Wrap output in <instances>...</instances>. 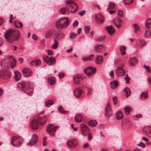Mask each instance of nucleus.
<instances>
[{
  "mask_svg": "<svg viewBox=\"0 0 151 151\" xmlns=\"http://www.w3.org/2000/svg\"><path fill=\"white\" fill-rule=\"evenodd\" d=\"M20 33L17 30L9 29L6 31L4 34V37L7 42L12 43L18 40L20 37Z\"/></svg>",
  "mask_w": 151,
  "mask_h": 151,
  "instance_id": "obj_1",
  "label": "nucleus"
},
{
  "mask_svg": "<svg viewBox=\"0 0 151 151\" xmlns=\"http://www.w3.org/2000/svg\"><path fill=\"white\" fill-rule=\"evenodd\" d=\"M17 87L22 90H24L26 93L31 95L33 92V89L31 84L28 81H22L17 84Z\"/></svg>",
  "mask_w": 151,
  "mask_h": 151,
  "instance_id": "obj_2",
  "label": "nucleus"
},
{
  "mask_svg": "<svg viewBox=\"0 0 151 151\" xmlns=\"http://www.w3.org/2000/svg\"><path fill=\"white\" fill-rule=\"evenodd\" d=\"M43 60L46 62L49 65H52L55 64L56 62V58L53 56L49 57L44 55L42 58Z\"/></svg>",
  "mask_w": 151,
  "mask_h": 151,
  "instance_id": "obj_3",
  "label": "nucleus"
},
{
  "mask_svg": "<svg viewBox=\"0 0 151 151\" xmlns=\"http://www.w3.org/2000/svg\"><path fill=\"white\" fill-rule=\"evenodd\" d=\"M23 141V138L19 136L13 137L11 140V144L13 146H18L20 145Z\"/></svg>",
  "mask_w": 151,
  "mask_h": 151,
  "instance_id": "obj_4",
  "label": "nucleus"
},
{
  "mask_svg": "<svg viewBox=\"0 0 151 151\" xmlns=\"http://www.w3.org/2000/svg\"><path fill=\"white\" fill-rule=\"evenodd\" d=\"M58 128V127L54 126L52 124H50L47 126L46 130L47 132L50 135L54 136H55V133Z\"/></svg>",
  "mask_w": 151,
  "mask_h": 151,
  "instance_id": "obj_5",
  "label": "nucleus"
},
{
  "mask_svg": "<svg viewBox=\"0 0 151 151\" xmlns=\"http://www.w3.org/2000/svg\"><path fill=\"white\" fill-rule=\"evenodd\" d=\"M66 26V18L64 17L58 20L56 23V27L58 29H61Z\"/></svg>",
  "mask_w": 151,
  "mask_h": 151,
  "instance_id": "obj_6",
  "label": "nucleus"
},
{
  "mask_svg": "<svg viewBox=\"0 0 151 151\" xmlns=\"http://www.w3.org/2000/svg\"><path fill=\"white\" fill-rule=\"evenodd\" d=\"M73 80L75 84L79 85L83 82V78L80 74H77L74 76Z\"/></svg>",
  "mask_w": 151,
  "mask_h": 151,
  "instance_id": "obj_7",
  "label": "nucleus"
},
{
  "mask_svg": "<svg viewBox=\"0 0 151 151\" xmlns=\"http://www.w3.org/2000/svg\"><path fill=\"white\" fill-rule=\"evenodd\" d=\"M69 7L70 9H72L75 8L74 11H72L74 13L76 11L78 8V6L74 2L72 1V0H70L69 1H67V7Z\"/></svg>",
  "mask_w": 151,
  "mask_h": 151,
  "instance_id": "obj_8",
  "label": "nucleus"
},
{
  "mask_svg": "<svg viewBox=\"0 0 151 151\" xmlns=\"http://www.w3.org/2000/svg\"><path fill=\"white\" fill-rule=\"evenodd\" d=\"M96 68H93L89 66L85 68L84 70V73L88 76H90L94 74L96 71Z\"/></svg>",
  "mask_w": 151,
  "mask_h": 151,
  "instance_id": "obj_9",
  "label": "nucleus"
},
{
  "mask_svg": "<svg viewBox=\"0 0 151 151\" xmlns=\"http://www.w3.org/2000/svg\"><path fill=\"white\" fill-rule=\"evenodd\" d=\"M10 76L11 73L9 71L3 70H0V77L1 78L7 79Z\"/></svg>",
  "mask_w": 151,
  "mask_h": 151,
  "instance_id": "obj_10",
  "label": "nucleus"
},
{
  "mask_svg": "<svg viewBox=\"0 0 151 151\" xmlns=\"http://www.w3.org/2000/svg\"><path fill=\"white\" fill-rule=\"evenodd\" d=\"M112 113V110L111 109V105L108 104L105 108V116L107 118H109Z\"/></svg>",
  "mask_w": 151,
  "mask_h": 151,
  "instance_id": "obj_11",
  "label": "nucleus"
},
{
  "mask_svg": "<svg viewBox=\"0 0 151 151\" xmlns=\"http://www.w3.org/2000/svg\"><path fill=\"white\" fill-rule=\"evenodd\" d=\"M38 140L37 136L35 134H33L30 142L27 145L28 146H32L35 145L37 142Z\"/></svg>",
  "mask_w": 151,
  "mask_h": 151,
  "instance_id": "obj_12",
  "label": "nucleus"
},
{
  "mask_svg": "<svg viewBox=\"0 0 151 151\" xmlns=\"http://www.w3.org/2000/svg\"><path fill=\"white\" fill-rule=\"evenodd\" d=\"M95 18L96 22L98 24H100L104 22V18L101 14L99 13L96 14Z\"/></svg>",
  "mask_w": 151,
  "mask_h": 151,
  "instance_id": "obj_13",
  "label": "nucleus"
},
{
  "mask_svg": "<svg viewBox=\"0 0 151 151\" xmlns=\"http://www.w3.org/2000/svg\"><path fill=\"white\" fill-rule=\"evenodd\" d=\"M77 144L76 139H74L72 140H68L67 142V146L70 148H73Z\"/></svg>",
  "mask_w": 151,
  "mask_h": 151,
  "instance_id": "obj_14",
  "label": "nucleus"
},
{
  "mask_svg": "<svg viewBox=\"0 0 151 151\" xmlns=\"http://www.w3.org/2000/svg\"><path fill=\"white\" fill-rule=\"evenodd\" d=\"M30 126L32 129L34 130L37 129L39 126V124L37 119H33L31 122Z\"/></svg>",
  "mask_w": 151,
  "mask_h": 151,
  "instance_id": "obj_15",
  "label": "nucleus"
},
{
  "mask_svg": "<svg viewBox=\"0 0 151 151\" xmlns=\"http://www.w3.org/2000/svg\"><path fill=\"white\" fill-rule=\"evenodd\" d=\"M23 75L25 77H29L32 74V71L28 68H25L22 70Z\"/></svg>",
  "mask_w": 151,
  "mask_h": 151,
  "instance_id": "obj_16",
  "label": "nucleus"
},
{
  "mask_svg": "<svg viewBox=\"0 0 151 151\" xmlns=\"http://www.w3.org/2000/svg\"><path fill=\"white\" fill-rule=\"evenodd\" d=\"M82 93V88L81 87L76 88L74 91V94L77 98L79 97Z\"/></svg>",
  "mask_w": 151,
  "mask_h": 151,
  "instance_id": "obj_17",
  "label": "nucleus"
},
{
  "mask_svg": "<svg viewBox=\"0 0 151 151\" xmlns=\"http://www.w3.org/2000/svg\"><path fill=\"white\" fill-rule=\"evenodd\" d=\"M81 129L82 134L84 136L86 134L85 133L88 132L89 130V129L88 127L83 124H82L81 125Z\"/></svg>",
  "mask_w": 151,
  "mask_h": 151,
  "instance_id": "obj_18",
  "label": "nucleus"
},
{
  "mask_svg": "<svg viewBox=\"0 0 151 151\" xmlns=\"http://www.w3.org/2000/svg\"><path fill=\"white\" fill-rule=\"evenodd\" d=\"M37 119L38 121V122L41 125H43L45 124L47 121V119L46 116H44L43 117H41L38 116Z\"/></svg>",
  "mask_w": 151,
  "mask_h": 151,
  "instance_id": "obj_19",
  "label": "nucleus"
},
{
  "mask_svg": "<svg viewBox=\"0 0 151 151\" xmlns=\"http://www.w3.org/2000/svg\"><path fill=\"white\" fill-rule=\"evenodd\" d=\"M123 127L126 129H129L132 126V124L128 120H124L123 121Z\"/></svg>",
  "mask_w": 151,
  "mask_h": 151,
  "instance_id": "obj_20",
  "label": "nucleus"
},
{
  "mask_svg": "<svg viewBox=\"0 0 151 151\" xmlns=\"http://www.w3.org/2000/svg\"><path fill=\"white\" fill-rule=\"evenodd\" d=\"M56 32V31L54 28L50 29L47 32L46 35V37L49 38L54 34H55Z\"/></svg>",
  "mask_w": 151,
  "mask_h": 151,
  "instance_id": "obj_21",
  "label": "nucleus"
},
{
  "mask_svg": "<svg viewBox=\"0 0 151 151\" xmlns=\"http://www.w3.org/2000/svg\"><path fill=\"white\" fill-rule=\"evenodd\" d=\"M116 73L117 76H121L124 75L125 74V71L123 69L118 68L116 70Z\"/></svg>",
  "mask_w": 151,
  "mask_h": 151,
  "instance_id": "obj_22",
  "label": "nucleus"
},
{
  "mask_svg": "<svg viewBox=\"0 0 151 151\" xmlns=\"http://www.w3.org/2000/svg\"><path fill=\"white\" fill-rule=\"evenodd\" d=\"M105 29L108 33L111 35L114 33L115 32V29L112 26H106L105 27Z\"/></svg>",
  "mask_w": 151,
  "mask_h": 151,
  "instance_id": "obj_23",
  "label": "nucleus"
},
{
  "mask_svg": "<svg viewBox=\"0 0 151 151\" xmlns=\"http://www.w3.org/2000/svg\"><path fill=\"white\" fill-rule=\"evenodd\" d=\"M103 57L101 55H97L95 59L96 63L97 64H101L103 61Z\"/></svg>",
  "mask_w": 151,
  "mask_h": 151,
  "instance_id": "obj_24",
  "label": "nucleus"
},
{
  "mask_svg": "<svg viewBox=\"0 0 151 151\" xmlns=\"http://www.w3.org/2000/svg\"><path fill=\"white\" fill-rule=\"evenodd\" d=\"M63 36V33L60 31H59L57 32L54 35V37L53 39H56V40L60 39L62 38Z\"/></svg>",
  "mask_w": 151,
  "mask_h": 151,
  "instance_id": "obj_25",
  "label": "nucleus"
},
{
  "mask_svg": "<svg viewBox=\"0 0 151 151\" xmlns=\"http://www.w3.org/2000/svg\"><path fill=\"white\" fill-rule=\"evenodd\" d=\"M10 61L9 59L4 60L1 64V66L4 68L9 67L10 65Z\"/></svg>",
  "mask_w": 151,
  "mask_h": 151,
  "instance_id": "obj_26",
  "label": "nucleus"
},
{
  "mask_svg": "<svg viewBox=\"0 0 151 151\" xmlns=\"http://www.w3.org/2000/svg\"><path fill=\"white\" fill-rule=\"evenodd\" d=\"M123 113L120 110L117 111L116 113V118L117 120H120L123 118Z\"/></svg>",
  "mask_w": 151,
  "mask_h": 151,
  "instance_id": "obj_27",
  "label": "nucleus"
},
{
  "mask_svg": "<svg viewBox=\"0 0 151 151\" xmlns=\"http://www.w3.org/2000/svg\"><path fill=\"white\" fill-rule=\"evenodd\" d=\"M21 76V74L18 71H15L14 72V78L16 81H18L20 79Z\"/></svg>",
  "mask_w": 151,
  "mask_h": 151,
  "instance_id": "obj_28",
  "label": "nucleus"
},
{
  "mask_svg": "<svg viewBox=\"0 0 151 151\" xmlns=\"http://www.w3.org/2000/svg\"><path fill=\"white\" fill-rule=\"evenodd\" d=\"M30 63L33 66H37L40 65L41 62L40 60H32Z\"/></svg>",
  "mask_w": 151,
  "mask_h": 151,
  "instance_id": "obj_29",
  "label": "nucleus"
},
{
  "mask_svg": "<svg viewBox=\"0 0 151 151\" xmlns=\"http://www.w3.org/2000/svg\"><path fill=\"white\" fill-rule=\"evenodd\" d=\"M83 119V116L80 114H78L76 115L75 117V122L79 123L81 122Z\"/></svg>",
  "mask_w": 151,
  "mask_h": 151,
  "instance_id": "obj_30",
  "label": "nucleus"
},
{
  "mask_svg": "<svg viewBox=\"0 0 151 151\" xmlns=\"http://www.w3.org/2000/svg\"><path fill=\"white\" fill-rule=\"evenodd\" d=\"M137 63V60L136 58H130L129 61V64L131 66H134L135 64Z\"/></svg>",
  "mask_w": 151,
  "mask_h": 151,
  "instance_id": "obj_31",
  "label": "nucleus"
},
{
  "mask_svg": "<svg viewBox=\"0 0 151 151\" xmlns=\"http://www.w3.org/2000/svg\"><path fill=\"white\" fill-rule=\"evenodd\" d=\"M118 86V82L117 81L114 80L110 83V87L112 89H115Z\"/></svg>",
  "mask_w": 151,
  "mask_h": 151,
  "instance_id": "obj_32",
  "label": "nucleus"
},
{
  "mask_svg": "<svg viewBox=\"0 0 151 151\" xmlns=\"http://www.w3.org/2000/svg\"><path fill=\"white\" fill-rule=\"evenodd\" d=\"M146 28L149 29L151 27V19L148 18L147 19L145 23Z\"/></svg>",
  "mask_w": 151,
  "mask_h": 151,
  "instance_id": "obj_33",
  "label": "nucleus"
},
{
  "mask_svg": "<svg viewBox=\"0 0 151 151\" xmlns=\"http://www.w3.org/2000/svg\"><path fill=\"white\" fill-rule=\"evenodd\" d=\"M88 124L90 126L94 127L97 124V122L95 120H91L88 122Z\"/></svg>",
  "mask_w": 151,
  "mask_h": 151,
  "instance_id": "obj_34",
  "label": "nucleus"
},
{
  "mask_svg": "<svg viewBox=\"0 0 151 151\" xmlns=\"http://www.w3.org/2000/svg\"><path fill=\"white\" fill-rule=\"evenodd\" d=\"M124 92L126 95V97L128 98L131 94V91L128 87H126L124 89Z\"/></svg>",
  "mask_w": 151,
  "mask_h": 151,
  "instance_id": "obj_35",
  "label": "nucleus"
},
{
  "mask_svg": "<svg viewBox=\"0 0 151 151\" xmlns=\"http://www.w3.org/2000/svg\"><path fill=\"white\" fill-rule=\"evenodd\" d=\"M54 43L52 46V48L54 49H57L58 46V41L57 40L54 39Z\"/></svg>",
  "mask_w": 151,
  "mask_h": 151,
  "instance_id": "obj_36",
  "label": "nucleus"
},
{
  "mask_svg": "<svg viewBox=\"0 0 151 151\" xmlns=\"http://www.w3.org/2000/svg\"><path fill=\"white\" fill-rule=\"evenodd\" d=\"M94 57L93 54H91L88 56L83 58L82 59L85 61L90 60H92L93 58Z\"/></svg>",
  "mask_w": 151,
  "mask_h": 151,
  "instance_id": "obj_37",
  "label": "nucleus"
},
{
  "mask_svg": "<svg viewBox=\"0 0 151 151\" xmlns=\"http://www.w3.org/2000/svg\"><path fill=\"white\" fill-rule=\"evenodd\" d=\"M151 31L149 29H147L145 30L144 35V36L146 37H148L151 36Z\"/></svg>",
  "mask_w": 151,
  "mask_h": 151,
  "instance_id": "obj_38",
  "label": "nucleus"
},
{
  "mask_svg": "<svg viewBox=\"0 0 151 151\" xmlns=\"http://www.w3.org/2000/svg\"><path fill=\"white\" fill-rule=\"evenodd\" d=\"M49 83L51 85L54 84L55 82V79L54 77H51L48 78Z\"/></svg>",
  "mask_w": 151,
  "mask_h": 151,
  "instance_id": "obj_39",
  "label": "nucleus"
},
{
  "mask_svg": "<svg viewBox=\"0 0 151 151\" xmlns=\"http://www.w3.org/2000/svg\"><path fill=\"white\" fill-rule=\"evenodd\" d=\"M14 25L17 27H22L23 26V24L21 22H19L17 21H15L14 22Z\"/></svg>",
  "mask_w": 151,
  "mask_h": 151,
  "instance_id": "obj_40",
  "label": "nucleus"
},
{
  "mask_svg": "<svg viewBox=\"0 0 151 151\" xmlns=\"http://www.w3.org/2000/svg\"><path fill=\"white\" fill-rule=\"evenodd\" d=\"M143 132L147 134L151 133V128L150 127H145L143 129Z\"/></svg>",
  "mask_w": 151,
  "mask_h": 151,
  "instance_id": "obj_41",
  "label": "nucleus"
},
{
  "mask_svg": "<svg viewBox=\"0 0 151 151\" xmlns=\"http://www.w3.org/2000/svg\"><path fill=\"white\" fill-rule=\"evenodd\" d=\"M118 23H119V25H117L116 24H115V22H114L115 19H114L113 20V22H114V25H115V26L117 28H119L121 26V25L119 24H120L122 23V21L121 19H120V18H119V17H118Z\"/></svg>",
  "mask_w": 151,
  "mask_h": 151,
  "instance_id": "obj_42",
  "label": "nucleus"
},
{
  "mask_svg": "<svg viewBox=\"0 0 151 151\" xmlns=\"http://www.w3.org/2000/svg\"><path fill=\"white\" fill-rule=\"evenodd\" d=\"M115 4L111 2H110L109 4L108 5V7L107 8V10L113 9L115 7Z\"/></svg>",
  "mask_w": 151,
  "mask_h": 151,
  "instance_id": "obj_43",
  "label": "nucleus"
},
{
  "mask_svg": "<svg viewBox=\"0 0 151 151\" xmlns=\"http://www.w3.org/2000/svg\"><path fill=\"white\" fill-rule=\"evenodd\" d=\"M131 109V108L129 106H127L125 107L124 108L125 112L127 114H129L130 111Z\"/></svg>",
  "mask_w": 151,
  "mask_h": 151,
  "instance_id": "obj_44",
  "label": "nucleus"
},
{
  "mask_svg": "<svg viewBox=\"0 0 151 151\" xmlns=\"http://www.w3.org/2000/svg\"><path fill=\"white\" fill-rule=\"evenodd\" d=\"M126 48L125 46H123L120 47V50L122 54L124 55L126 54L125 50Z\"/></svg>",
  "mask_w": 151,
  "mask_h": 151,
  "instance_id": "obj_45",
  "label": "nucleus"
},
{
  "mask_svg": "<svg viewBox=\"0 0 151 151\" xmlns=\"http://www.w3.org/2000/svg\"><path fill=\"white\" fill-rule=\"evenodd\" d=\"M58 109L60 113L62 114H65V111L64 110L61 106H60L58 107Z\"/></svg>",
  "mask_w": 151,
  "mask_h": 151,
  "instance_id": "obj_46",
  "label": "nucleus"
},
{
  "mask_svg": "<svg viewBox=\"0 0 151 151\" xmlns=\"http://www.w3.org/2000/svg\"><path fill=\"white\" fill-rule=\"evenodd\" d=\"M53 102L52 100H50L46 101L45 103V105L46 106L49 107L53 104Z\"/></svg>",
  "mask_w": 151,
  "mask_h": 151,
  "instance_id": "obj_47",
  "label": "nucleus"
},
{
  "mask_svg": "<svg viewBox=\"0 0 151 151\" xmlns=\"http://www.w3.org/2000/svg\"><path fill=\"white\" fill-rule=\"evenodd\" d=\"M148 96V94L147 92H143L140 95L141 97H144L145 99L147 98Z\"/></svg>",
  "mask_w": 151,
  "mask_h": 151,
  "instance_id": "obj_48",
  "label": "nucleus"
},
{
  "mask_svg": "<svg viewBox=\"0 0 151 151\" xmlns=\"http://www.w3.org/2000/svg\"><path fill=\"white\" fill-rule=\"evenodd\" d=\"M102 47H103L102 45H97L95 47V50L96 51L98 52L101 49V48Z\"/></svg>",
  "mask_w": 151,
  "mask_h": 151,
  "instance_id": "obj_49",
  "label": "nucleus"
},
{
  "mask_svg": "<svg viewBox=\"0 0 151 151\" xmlns=\"http://www.w3.org/2000/svg\"><path fill=\"white\" fill-rule=\"evenodd\" d=\"M90 27L89 26L85 27L84 28V31L86 34H88L89 32Z\"/></svg>",
  "mask_w": 151,
  "mask_h": 151,
  "instance_id": "obj_50",
  "label": "nucleus"
},
{
  "mask_svg": "<svg viewBox=\"0 0 151 151\" xmlns=\"http://www.w3.org/2000/svg\"><path fill=\"white\" fill-rule=\"evenodd\" d=\"M125 4L129 5L133 3V0H124Z\"/></svg>",
  "mask_w": 151,
  "mask_h": 151,
  "instance_id": "obj_51",
  "label": "nucleus"
},
{
  "mask_svg": "<svg viewBox=\"0 0 151 151\" xmlns=\"http://www.w3.org/2000/svg\"><path fill=\"white\" fill-rule=\"evenodd\" d=\"M66 11V8L65 7H63L60 9V13L61 14H64L65 13Z\"/></svg>",
  "mask_w": 151,
  "mask_h": 151,
  "instance_id": "obj_52",
  "label": "nucleus"
},
{
  "mask_svg": "<svg viewBox=\"0 0 151 151\" xmlns=\"http://www.w3.org/2000/svg\"><path fill=\"white\" fill-rule=\"evenodd\" d=\"M117 14L119 16L121 17H123V11L121 10H119L118 11Z\"/></svg>",
  "mask_w": 151,
  "mask_h": 151,
  "instance_id": "obj_53",
  "label": "nucleus"
},
{
  "mask_svg": "<svg viewBox=\"0 0 151 151\" xmlns=\"http://www.w3.org/2000/svg\"><path fill=\"white\" fill-rule=\"evenodd\" d=\"M16 61V60L15 59H14L12 62H10V65H11L12 68H14L15 66Z\"/></svg>",
  "mask_w": 151,
  "mask_h": 151,
  "instance_id": "obj_54",
  "label": "nucleus"
},
{
  "mask_svg": "<svg viewBox=\"0 0 151 151\" xmlns=\"http://www.w3.org/2000/svg\"><path fill=\"white\" fill-rule=\"evenodd\" d=\"M144 40L142 39H139L138 40L137 45L138 46H140V44L141 43L144 42Z\"/></svg>",
  "mask_w": 151,
  "mask_h": 151,
  "instance_id": "obj_55",
  "label": "nucleus"
},
{
  "mask_svg": "<svg viewBox=\"0 0 151 151\" xmlns=\"http://www.w3.org/2000/svg\"><path fill=\"white\" fill-rule=\"evenodd\" d=\"M105 38V37L104 36H102L99 37L97 39L95 40V41L97 42H101Z\"/></svg>",
  "mask_w": 151,
  "mask_h": 151,
  "instance_id": "obj_56",
  "label": "nucleus"
},
{
  "mask_svg": "<svg viewBox=\"0 0 151 151\" xmlns=\"http://www.w3.org/2000/svg\"><path fill=\"white\" fill-rule=\"evenodd\" d=\"M130 79V78L128 76V75L127 74L125 77V82L126 83L128 84L129 83Z\"/></svg>",
  "mask_w": 151,
  "mask_h": 151,
  "instance_id": "obj_57",
  "label": "nucleus"
},
{
  "mask_svg": "<svg viewBox=\"0 0 151 151\" xmlns=\"http://www.w3.org/2000/svg\"><path fill=\"white\" fill-rule=\"evenodd\" d=\"M112 100L114 104L115 105H116L117 104L118 101V99L117 97L116 96H114Z\"/></svg>",
  "mask_w": 151,
  "mask_h": 151,
  "instance_id": "obj_58",
  "label": "nucleus"
},
{
  "mask_svg": "<svg viewBox=\"0 0 151 151\" xmlns=\"http://www.w3.org/2000/svg\"><path fill=\"white\" fill-rule=\"evenodd\" d=\"M77 35L76 34L72 33L70 35V38L72 39H74L77 36Z\"/></svg>",
  "mask_w": 151,
  "mask_h": 151,
  "instance_id": "obj_59",
  "label": "nucleus"
},
{
  "mask_svg": "<svg viewBox=\"0 0 151 151\" xmlns=\"http://www.w3.org/2000/svg\"><path fill=\"white\" fill-rule=\"evenodd\" d=\"M134 26L135 28V32H136V31L139 30V27L138 25L137 24H134Z\"/></svg>",
  "mask_w": 151,
  "mask_h": 151,
  "instance_id": "obj_60",
  "label": "nucleus"
},
{
  "mask_svg": "<svg viewBox=\"0 0 151 151\" xmlns=\"http://www.w3.org/2000/svg\"><path fill=\"white\" fill-rule=\"evenodd\" d=\"M143 67L145 68L148 73H150V69L149 66H146L144 65L143 66Z\"/></svg>",
  "mask_w": 151,
  "mask_h": 151,
  "instance_id": "obj_61",
  "label": "nucleus"
},
{
  "mask_svg": "<svg viewBox=\"0 0 151 151\" xmlns=\"http://www.w3.org/2000/svg\"><path fill=\"white\" fill-rule=\"evenodd\" d=\"M87 91V95L88 96L90 95L92 93V90L90 88H88Z\"/></svg>",
  "mask_w": 151,
  "mask_h": 151,
  "instance_id": "obj_62",
  "label": "nucleus"
},
{
  "mask_svg": "<svg viewBox=\"0 0 151 151\" xmlns=\"http://www.w3.org/2000/svg\"><path fill=\"white\" fill-rule=\"evenodd\" d=\"M46 142V137H44L43 138V145L44 146H46L47 145Z\"/></svg>",
  "mask_w": 151,
  "mask_h": 151,
  "instance_id": "obj_63",
  "label": "nucleus"
},
{
  "mask_svg": "<svg viewBox=\"0 0 151 151\" xmlns=\"http://www.w3.org/2000/svg\"><path fill=\"white\" fill-rule=\"evenodd\" d=\"M78 24V22L77 21H75L73 24V27H75L77 26Z\"/></svg>",
  "mask_w": 151,
  "mask_h": 151,
  "instance_id": "obj_64",
  "label": "nucleus"
}]
</instances>
